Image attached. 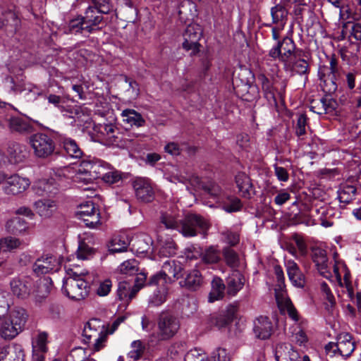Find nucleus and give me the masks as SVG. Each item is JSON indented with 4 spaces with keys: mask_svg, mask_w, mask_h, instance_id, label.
I'll return each instance as SVG.
<instances>
[{
    "mask_svg": "<svg viewBox=\"0 0 361 361\" xmlns=\"http://www.w3.org/2000/svg\"><path fill=\"white\" fill-rule=\"evenodd\" d=\"M235 181L239 192L246 198L254 194V189L250 177L245 173L240 172L235 177Z\"/></svg>",
    "mask_w": 361,
    "mask_h": 361,
    "instance_id": "obj_29",
    "label": "nucleus"
},
{
    "mask_svg": "<svg viewBox=\"0 0 361 361\" xmlns=\"http://www.w3.org/2000/svg\"><path fill=\"white\" fill-rule=\"evenodd\" d=\"M102 14L104 13L99 12L91 5L86 9L82 18L85 20V24L90 25L92 32L96 30V27L102 21Z\"/></svg>",
    "mask_w": 361,
    "mask_h": 361,
    "instance_id": "obj_34",
    "label": "nucleus"
},
{
    "mask_svg": "<svg viewBox=\"0 0 361 361\" xmlns=\"http://www.w3.org/2000/svg\"><path fill=\"white\" fill-rule=\"evenodd\" d=\"M223 255L226 263L232 268H236L239 264L238 255L230 247H224L223 249Z\"/></svg>",
    "mask_w": 361,
    "mask_h": 361,
    "instance_id": "obj_54",
    "label": "nucleus"
},
{
    "mask_svg": "<svg viewBox=\"0 0 361 361\" xmlns=\"http://www.w3.org/2000/svg\"><path fill=\"white\" fill-rule=\"evenodd\" d=\"M7 154V162L11 164L23 162L27 157L26 147L16 142H12L8 145Z\"/></svg>",
    "mask_w": 361,
    "mask_h": 361,
    "instance_id": "obj_24",
    "label": "nucleus"
},
{
    "mask_svg": "<svg viewBox=\"0 0 361 361\" xmlns=\"http://www.w3.org/2000/svg\"><path fill=\"white\" fill-rule=\"evenodd\" d=\"M72 118L71 121V124H75L77 126H84L85 124L90 123L91 121L90 111L82 106H77L74 109V113L71 112V114L68 116Z\"/></svg>",
    "mask_w": 361,
    "mask_h": 361,
    "instance_id": "obj_35",
    "label": "nucleus"
},
{
    "mask_svg": "<svg viewBox=\"0 0 361 361\" xmlns=\"http://www.w3.org/2000/svg\"><path fill=\"white\" fill-rule=\"evenodd\" d=\"M202 282L203 280L200 271L194 269L188 272L185 278L180 281L179 283L182 287L190 290H196L201 287Z\"/></svg>",
    "mask_w": 361,
    "mask_h": 361,
    "instance_id": "obj_31",
    "label": "nucleus"
},
{
    "mask_svg": "<svg viewBox=\"0 0 361 361\" xmlns=\"http://www.w3.org/2000/svg\"><path fill=\"white\" fill-rule=\"evenodd\" d=\"M94 253V250L83 242L80 243L76 252L77 258L82 260L91 259Z\"/></svg>",
    "mask_w": 361,
    "mask_h": 361,
    "instance_id": "obj_57",
    "label": "nucleus"
},
{
    "mask_svg": "<svg viewBox=\"0 0 361 361\" xmlns=\"http://www.w3.org/2000/svg\"><path fill=\"white\" fill-rule=\"evenodd\" d=\"M222 240L230 246L236 245L240 241V235L238 232L226 230L221 233Z\"/></svg>",
    "mask_w": 361,
    "mask_h": 361,
    "instance_id": "obj_58",
    "label": "nucleus"
},
{
    "mask_svg": "<svg viewBox=\"0 0 361 361\" xmlns=\"http://www.w3.org/2000/svg\"><path fill=\"white\" fill-rule=\"evenodd\" d=\"M288 13V11L283 5L276 4L271 8L272 23L284 27L286 23Z\"/></svg>",
    "mask_w": 361,
    "mask_h": 361,
    "instance_id": "obj_40",
    "label": "nucleus"
},
{
    "mask_svg": "<svg viewBox=\"0 0 361 361\" xmlns=\"http://www.w3.org/2000/svg\"><path fill=\"white\" fill-rule=\"evenodd\" d=\"M347 37L351 41H361V23L352 21L345 23L338 39L343 40Z\"/></svg>",
    "mask_w": 361,
    "mask_h": 361,
    "instance_id": "obj_27",
    "label": "nucleus"
},
{
    "mask_svg": "<svg viewBox=\"0 0 361 361\" xmlns=\"http://www.w3.org/2000/svg\"><path fill=\"white\" fill-rule=\"evenodd\" d=\"M228 291L231 295H235L244 285V277L238 271H233L228 279Z\"/></svg>",
    "mask_w": 361,
    "mask_h": 361,
    "instance_id": "obj_42",
    "label": "nucleus"
},
{
    "mask_svg": "<svg viewBox=\"0 0 361 361\" xmlns=\"http://www.w3.org/2000/svg\"><path fill=\"white\" fill-rule=\"evenodd\" d=\"M77 215L79 219L83 221L87 227L94 228L101 224L99 210L91 200L80 205Z\"/></svg>",
    "mask_w": 361,
    "mask_h": 361,
    "instance_id": "obj_9",
    "label": "nucleus"
},
{
    "mask_svg": "<svg viewBox=\"0 0 361 361\" xmlns=\"http://www.w3.org/2000/svg\"><path fill=\"white\" fill-rule=\"evenodd\" d=\"M325 69L326 68H324L323 69L319 68V75L321 81L323 82V85H322L324 91L327 94H332L337 90V85L336 82V78L331 75H328L327 78H326V73H325Z\"/></svg>",
    "mask_w": 361,
    "mask_h": 361,
    "instance_id": "obj_44",
    "label": "nucleus"
},
{
    "mask_svg": "<svg viewBox=\"0 0 361 361\" xmlns=\"http://www.w3.org/2000/svg\"><path fill=\"white\" fill-rule=\"evenodd\" d=\"M133 187L136 197L145 202H149L154 199V192L150 180L145 178H136L133 181Z\"/></svg>",
    "mask_w": 361,
    "mask_h": 361,
    "instance_id": "obj_14",
    "label": "nucleus"
},
{
    "mask_svg": "<svg viewBox=\"0 0 361 361\" xmlns=\"http://www.w3.org/2000/svg\"><path fill=\"white\" fill-rule=\"evenodd\" d=\"M37 213L43 218L51 217L57 209L56 203L51 199H41L34 203Z\"/></svg>",
    "mask_w": 361,
    "mask_h": 361,
    "instance_id": "obj_30",
    "label": "nucleus"
},
{
    "mask_svg": "<svg viewBox=\"0 0 361 361\" xmlns=\"http://www.w3.org/2000/svg\"><path fill=\"white\" fill-rule=\"evenodd\" d=\"M356 188L353 185H346L339 191L338 198L341 202L349 203L350 202L355 196Z\"/></svg>",
    "mask_w": 361,
    "mask_h": 361,
    "instance_id": "obj_55",
    "label": "nucleus"
},
{
    "mask_svg": "<svg viewBox=\"0 0 361 361\" xmlns=\"http://www.w3.org/2000/svg\"><path fill=\"white\" fill-rule=\"evenodd\" d=\"M90 5L99 12L106 14L114 10V6L110 0H89Z\"/></svg>",
    "mask_w": 361,
    "mask_h": 361,
    "instance_id": "obj_56",
    "label": "nucleus"
},
{
    "mask_svg": "<svg viewBox=\"0 0 361 361\" xmlns=\"http://www.w3.org/2000/svg\"><path fill=\"white\" fill-rule=\"evenodd\" d=\"M48 334L45 331H39L32 338V352L47 353L48 350Z\"/></svg>",
    "mask_w": 361,
    "mask_h": 361,
    "instance_id": "obj_41",
    "label": "nucleus"
},
{
    "mask_svg": "<svg viewBox=\"0 0 361 361\" xmlns=\"http://www.w3.org/2000/svg\"><path fill=\"white\" fill-rule=\"evenodd\" d=\"M145 350L146 345L142 341H133L130 344V350L128 353L127 357L133 361H137L143 356Z\"/></svg>",
    "mask_w": 361,
    "mask_h": 361,
    "instance_id": "obj_46",
    "label": "nucleus"
},
{
    "mask_svg": "<svg viewBox=\"0 0 361 361\" xmlns=\"http://www.w3.org/2000/svg\"><path fill=\"white\" fill-rule=\"evenodd\" d=\"M206 195L213 199L218 207L228 213L236 212L240 210L242 203L237 197L229 195L222 192L219 185L212 183L204 188Z\"/></svg>",
    "mask_w": 361,
    "mask_h": 361,
    "instance_id": "obj_4",
    "label": "nucleus"
},
{
    "mask_svg": "<svg viewBox=\"0 0 361 361\" xmlns=\"http://www.w3.org/2000/svg\"><path fill=\"white\" fill-rule=\"evenodd\" d=\"M2 187L4 194L8 196H19L23 194L30 186V180L17 173L7 177Z\"/></svg>",
    "mask_w": 361,
    "mask_h": 361,
    "instance_id": "obj_8",
    "label": "nucleus"
},
{
    "mask_svg": "<svg viewBox=\"0 0 361 361\" xmlns=\"http://www.w3.org/2000/svg\"><path fill=\"white\" fill-rule=\"evenodd\" d=\"M301 51L296 50V46L291 37H286L281 41H278L276 45L269 51V56L274 60L279 59L283 66L293 59Z\"/></svg>",
    "mask_w": 361,
    "mask_h": 361,
    "instance_id": "obj_5",
    "label": "nucleus"
},
{
    "mask_svg": "<svg viewBox=\"0 0 361 361\" xmlns=\"http://www.w3.org/2000/svg\"><path fill=\"white\" fill-rule=\"evenodd\" d=\"M236 312L237 307L229 305L225 310L211 314L209 319V324L219 329L225 328L232 322Z\"/></svg>",
    "mask_w": 361,
    "mask_h": 361,
    "instance_id": "obj_16",
    "label": "nucleus"
},
{
    "mask_svg": "<svg viewBox=\"0 0 361 361\" xmlns=\"http://www.w3.org/2000/svg\"><path fill=\"white\" fill-rule=\"evenodd\" d=\"M171 181H173V182L178 181V182H180L182 183H186L187 182H190L192 185H199L200 183V180L199 177L195 175H193V174H192V175L187 174L185 176H183V175L173 176L171 177Z\"/></svg>",
    "mask_w": 361,
    "mask_h": 361,
    "instance_id": "obj_62",
    "label": "nucleus"
},
{
    "mask_svg": "<svg viewBox=\"0 0 361 361\" xmlns=\"http://www.w3.org/2000/svg\"><path fill=\"white\" fill-rule=\"evenodd\" d=\"M167 291L166 289L154 291L149 299V303L154 306H159L163 304L166 300Z\"/></svg>",
    "mask_w": 361,
    "mask_h": 361,
    "instance_id": "obj_63",
    "label": "nucleus"
},
{
    "mask_svg": "<svg viewBox=\"0 0 361 361\" xmlns=\"http://www.w3.org/2000/svg\"><path fill=\"white\" fill-rule=\"evenodd\" d=\"M83 336L86 338V343H93L94 350L99 351L104 345L107 334L104 329V326L100 324V321L94 319L85 326Z\"/></svg>",
    "mask_w": 361,
    "mask_h": 361,
    "instance_id": "obj_6",
    "label": "nucleus"
},
{
    "mask_svg": "<svg viewBox=\"0 0 361 361\" xmlns=\"http://www.w3.org/2000/svg\"><path fill=\"white\" fill-rule=\"evenodd\" d=\"M230 354L224 348H217L212 353L209 361H230Z\"/></svg>",
    "mask_w": 361,
    "mask_h": 361,
    "instance_id": "obj_60",
    "label": "nucleus"
},
{
    "mask_svg": "<svg viewBox=\"0 0 361 361\" xmlns=\"http://www.w3.org/2000/svg\"><path fill=\"white\" fill-rule=\"evenodd\" d=\"M83 166L85 167L83 169L89 171V173L94 180L97 178L102 179L106 171L109 169V164L102 160L94 161H84Z\"/></svg>",
    "mask_w": 361,
    "mask_h": 361,
    "instance_id": "obj_28",
    "label": "nucleus"
},
{
    "mask_svg": "<svg viewBox=\"0 0 361 361\" xmlns=\"http://www.w3.org/2000/svg\"><path fill=\"white\" fill-rule=\"evenodd\" d=\"M312 257L319 274L329 280H331L333 274L328 262L326 251L322 248H314L312 250Z\"/></svg>",
    "mask_w": 361,
    "mask_h": 361,
    "instance_id": "obj_17",
    "label": "nucleus"
},
{
    "mask_svg": "<svg viewBox=\"0 0 361 361\" xmlns=\"http://www.w3.org/2000/svg\"><path fill=\"white\" fill-rule=\"evenodd\" d=\"M123 121L130 126L142 127L145 124V120L142 115L134 109H127L122 111Z\"/></svg>",
    "mask_w": 361,
    "mask_h": 361,
    "instance_id": "obj_36",
    "label": "nucleus"
},
{
    "mask_svg": "<svg viewBox=\"0 0 361 361\" xmlns=\"http://www.w3.org/2000/svg\"><path fill=\"white\" fill-rule=\"evenodd\" d=\"M118 269L122 274L133 276L138 271V262L135 259H128L121 263Z\"/></svg>",
    "mask_w": 361,
    "mask_h": 361,
    "instance_id": "obj_49",
    "label": "nucleus"
},
{
    "mask_svg": "<svg viewBox=\"0 0 361 361\" xmlns=\"http://www.w3.org/2000/svg\"><path fill=\"white\" fill-rule=\"evenodd\" d=\"M61 264V259L56 255L46 254L39 257L33 264V271L37 275L47 274L57 271Z\"/></svg>",
    "mask_w": 361,
    "mask_h": 361,
    "instance_id": "obj_10",
    "label": "nucleus"
},
{
    "mask_svg": "<svg viewBox=\"0 0 361 361\" xmlns=\"http://www.w3.org/2000/svg\"><path fill=\"white\" fill-rule=\"evenodd\" d=\"M288 278L293 286L302 288L305 285V276L300 270L298 264L291 259L285 262Z\"/></svg>",
    "mask_w": 361,
    "mask_h": 361,
    "instance_id": "obj_26",
    "label": "nucleus"
},
{
    "mask_svg": "<svg viewBox=\"0 0 361 361\" xmlns=\"http://www.w3.org/2000/svg\"><path fill=\"white\" fill-rule=\"evenodd\" d=\"M1 244L3 253L17 249L20 247L21 242L17 238L8 236L6 238H1Z\"/></svg>",
    "mask_w": 361,
    "mask_h": 361,
    "instance_id": "obj_52",
    "label": "nucleus"
},
{
    "mask_svg": "<svg viewBox=\"0 0 361 361\" xmlns=\"http://www.w3.org/2000/svg\"><path fill=\"white\" fill-rule=\"evenodd\" d=\"M128 242L122 236H116L111 240L109 250L111 252H122L127 250Z\"/></svg>",
    "mask_w": 361,
    "mask_h": 361,
    "instance_id": "obj_51",
    "label": "nucleus"
},
{
    "mask_svg": "<svg viewBox=\"0 0 361 361\" xmlns=\"http://www.w3.org/2000/svg\"><path fill=\"white\" fill-rule=\"evenodd\" d=\"M32 191L38 196H51L58 192V185L55 180L51 179H40L34 183Z\"/></svg>",
    "mask_w": 361,
    "mask_h": 361,
    "instance_id": "obj_22",
    "label": "nucleus"
},
{
    "mask_svg": "<svg viewBox=\"0 0 361 361\" xmlns=\"http://www.w3.org/2000/svg\"><path fill=\"white\" fill-rule=\"evenodd\" d=\"M9 129L13 132L25 133L28 132L31 126L27 118L21 115L11 116L8 118Z\"/></svg>",
    "mask_w": 361,
    "mask_h": 361,
    "instance_id": "obj_32",
    "label": "nucleus"
},
{
    "mask_svg": "<svg viewBox=\"0 0 361 361\" xmlns=\"http://www.w3.org/2000/svg\"><path fill=\"white\" fill-rule=\"evenodd\" d=\"M6 229L13 235H22L27 233L32 228L28 222L20 216H14L6 223Z\"/></svg>",
    "mask_w": 361,
    "mask_h": 361,
    "instance_id": "obj_25",
    "label": "nucleus"
},
{
    "mask_svg": "<svg viewBox=\"0 0 361 361\" xmlns=\"http://www.w3.org/2000/svg\"><path fill=\"white\" fill-rule=\"evenodd\" d=\"M20 23V20L14 11L12 9L1 10L0 29L3 27H11L16 30Z\"/></svg>",
    "mask_w": 361,
    "mask_h": 361,
    "instance_id": "obj_33",
    "label": "nucleus"
},
{
    "mask_svg": "<svg viewBox=\"0 0 361 361\" xmlns=\"http://www.w3.org/2000/svg\"><path fill=\"white\" fill-rule=\"evenodd\" d=\"M61 144L66 153L70 157L80 159L82 157L83 152L75 140L71 137H64Z\"/></svg>",
    "mask_w": 361,
    "mask_h": 361,
    "instance_id": "obj_37",
    "label": "nucleus"
},
{
    "mask_svg": "<svg viewBox=\"0 0 361 361\" xmlns=\"http://www.w3.org/2000/svg\"><path fill=\"white\" fill-rule=\"evenodd\" d=\"M283 345L276 347V359L277 361H300L299 353L293 350L291 346L285 347Z\"/></svg>",
    "mask_w": 361,
    "mask_h": 361,
    "instance_id": "obj_39",
    "label": "nucleus"
},
{
    "mask_svg": "<svg viewBox=\"0 0 361 361\" xmlns=\"http://www.w3.org/2000/svg\"><path fill=\"white\" fill-rule=\"evenodd\" d=\"M285 72L289 73L290 75L295 74L300 75V76H305L307 79V75L309 73V64L307 61L301 58L300 53L297 56L285 65L283 66Z\"/></svg>",
    "mask_w": 361,
    "mask_h": 361,
    "instance_id": "obj_21",
    "label": "nucleus"
},
{
    "mask_svg": "<svg viewBox=\"0 0 361 361\" xmlns=\"http://www.w3.org/2000/svg\"><path fill=\"white\" fill-rule=\"evenodd\" d=\"M252 331L255 337L260 340L269 338L273 331V325L269 319L259 316L253 321Z\"/></svg>",
    "mask_w": 361,
    "mask_h": 361,
    "instance_id": "obj_19",
    "label": "nucleus"
},
{
    "mask_svg": "<svg viewBox=\"0 0 361 361\" xmlns=\"http://www.w3.org/2000/svg\"><path fill=\"white\" fill-rule=\"evenodd\" d=\"M333 271L336 276L337 283L341 286H345L349 290V288L350 286V274L345 262L335 258Z\"/></svg>",
    "mask_w": 361,
    "mask_h": 361,
    "instance_id": "obj_23",
    "label": "nucleus"
},
{
    "mask_svg": "<svg viewBox=\"0 0 361 361\" xmlns=\"http://www.w3.org/2000/svg\"><path fill=\"white\" fill-rule=\"evenodd\" d=\"M181 270L180 265H176L174 261L167 260L163 266L160 273L154 275L150 279V284L161 285L171 281V278H178Z\"/></svg>",
    "mask_w": 361,
    "mask_h": 361,
    "instance_id": "obj_12",
    "label": "nucleus"
},
{
    "mask_svg": "<svg viewBox=\"0 0 361 361\" xmlns=\"http://www.w3.org/2000/svg\"><path fill=\"white\" fill-rule=\"evenodd\" d=\"M158 326L161 338L168 339L176 334L180 325L178 320L175 317L162 314L159 317Z\"/></svg>",
    "mask_w": 361,
    "mask_h": 361,
    "instance_id": "obj_13",
    "label": "nucleus"
},
{
    "mask_svg": "<svg viewBox=\"0 0 361 361\" xmlns=\"http://www.w3.org/2000/svg\"><path fill=\"white\" fill-rule=\"evenodd\" d=\"M337 345L339 348V356L343 359H348L356 348V343L351 334L347 332L340 333L336 338Z\"/></svg>",
    "mask_w": 361,
    "mask_h": 361,
    "instance_id": "obj_18",
    "label": "nucleus"
},
{
    "mask_svg": "<svg viewBox=\"0 0 361 361\" xmlns=\"http://www.w3.org/2000/svg\"><path fill=\"white\" fill-rule=\"evenodd\" d=\"M159 241L161 247L159 250V254L161 257H169L176 254V246L171 239H167L165 242L159 239Z\"/></svg>",
    "mask_w": 361,
    "mask_h": 361,
    "instance_id": "obj_50",
    "label": "nucleus"
},
{
    "mask_svg": "<svg viewBox=\"0 0 361 361\" xmlns=\"http://www.w3.org/2000/svg\"><path fill=\"white\" fill-rule=\"evenodd\" d=\"M275 297L281 311L286 312L294 322H298L300 320L299 314L290 299L288 297L286 290L281 286L279 289L275 290Z\"/></svg>",
    "mask_w": 361,
    "mask_h": 361,
    "instance_id": "obj_15",
    "label": "nucleus"
},
{
    "mask_svg": "<svg viewBox=\"0 0 361 361\" xmlns=\"http://www.w3.org/2000/svg\"><path fill=\"white\" fill-rule=\"evenodd\" d=\"M84 272L78 273L68 269L63 281L62 291L70 299L81 300L89 295L90 286L84 279Z\"/></svg>",
    "mask_w": 361,
    "mask_h": 361,
    "instance_id": "obj_2",
    "label": "nucleus"
},
{
    "mask_svg": "<svg viewBox=\"0 0 361 361\" xmlns=\"http://www.w3.org/2000/svg\"><path fill=\"white\" fill-rule=\"evenodd\" d=\"M206 354L201 350L195 348L189 350L184 357V361H207Z\"/></svg>",
    "mask_w": 361,
    "mask_h": 361,
    "instance_id": "obj_59",
    "label": "nucleus"
},
{
    "mask_svg": "<svg viewBox=\"0 0 361 361\" xmlns=\"http://www.w3.org/2000/svg\"><path fill=\"white\" fill-rule=\"evenodd\" d=\"M121 174L118 171L109 167V169L106 171L102 180L106 183L114 184L121 180Z\"/></svg>",
    "mask_w": 361,
    "mask_h": 361,
    "instance_id": "obj_61",
    "label": "nucleus"
},
{
    "mask_svg": "<svg viewBox=\"0 0 361 361\" xmlns=\"http://www.w3.org/2000/svg\"><path fill=\"white\" fill-rule=\"evenodd\" d=\"M68 27L71 32H80L85 36L92 32L90 25L85 24V20L82 16H78L71 20L69 22Z\"/></svg>",
    "mask_w": 361,
    "mask_h": 361,
    "instance_id": "obj_43",
    "label": "nucleus"
},
{
    "mask_svg": "<svg viewBox=\"0 0 361 361\" xmlns=\"http://www.w3.org/2000/svg\"><path fill=\"white\" fill-rule=\"evenodd\" d=\"M86 350L82 348H75L71 350L70 357L73 361H89Z\"/></svg>",
    "mask_w": 361,
    "mask_h": 361,
    "instance_id": "obj_64",
    "label": "nucleus"
},
{
    "mask_svg": "<svg viewBox=\"0 0 361 361\" xmlns=\"http://www.w3.org/2000/svg\"><path fill=\"white\" fill-rule=\"evenodd\" d=\"M7 355L6 361H23L24 352L20 345L8 346Z\"/></svg>",
    "mask_w": 361,
    "mask_h": 361,
    "instance_id": "obj_53",
    "label": "nucleus"
},
{
    "mask_svg": "<svg viewBox=\"0 0 361 361\" xmlns=\"http://www.w3.org/2000/svg\"><path fill=\"white\" fill-rule=\"evenodd\" d=\"M27 319L26 311L21 307L11 310L0 323V336L4 340H12L23 331Z\"/></svg>",
    "mask_w": 361,
    "mask_h": 361,
    "instance_id": "obj_3",
    "label": "nucleus"
},
{
    "mask_svg": "<svg viewBox=\"0 0 361 361\" xmlns=\"http://www.w3.org/2000/svg\"><path fill=\"white\" fill-rule=\"evenodd\" d=\"M201 27L197 24H190L183 34L184 42L183 47L187 51H190L191 54H195L200 50L199 40L202 37Z\"/></svg>",
    "mask_w": 361,
    "mask_h": 361,
    "instance_id": "obj_11",
    "label": "nucleus"
},
{
    "mask_svg": "<svg viewBox=\"0 0 361 361\" xmlns=\"http://www.w3.org/2000/svg\"><path fill=\"white\" fill-rule=\"evenodd\" d=\"M83 161L80 164L78 169L73 176V181L78 184H89L92 183L94 179L89 173V171L84 170Z\"/></svg>",
    "mask_w": 361,
    "mask_h": 361,
    "instance_id": "obj_48",
    "label": "nucleus"
},
{
    "mask_svg": "<svg viewBox=\"0 0 361 361\" xmlns=\"http://www.w3.org/2000/svg\"><path fill=\"white\" fill-rule=\"evenodd\" d=\"M161 222L167 229H176L185 237H192L200 231L208 229L207 222L202 216L197 214H189L178 222L174 214L166 212L162 214Z\"/></svg>",
    "mask_w": 361,
    "mask_h": 361,
    "instance_id": "obj_1",
    "label": "nucleus"
},
{
    "mask_svg": "<svg viewBox=\"0 0 361 361\" xmlns=\"http://www.w3.org/2000/svg\"><path fill=\"white\" fill-rule=\"evenodd\" d=\"M12 293L18 298H25L32 291L33 283L30 278H13L10 282Z\"/></svg>",
    "mask_w": 361,
    "mask_h": 361,
    "instance_id": "obj_20",
    "label": "nucleus"
},
{
    "mask_svg": "<svg viewBox=\"0 0 361 361\" xmlns=\"http://www.w3.org/2000/svg\"><path fill=\"white\" fill-rule=\"evenodd\" d=\"M212 290L209 295V302H213L223 298L225 286L219 278H214L212 282Z\"/></svg>",
    "mask_w": 361,
    "mask_h": 361,
    "instance_id": "obj_45",
    "label": "nucleus"
},
{
    "mask_svg": "<svg viewBox=\"0 0 361 361\" xmlns=\"http://www.w3.org/2000/svg\"><path fill=\"white\" fill-rule=\"evenodd\" d=\"M138 291V288H134L129 282L123 281L118 283L117 295L121 300L128 302L134 298Z\"/></svg>",
    "mask_w": 361,
    "mask_h": 361,
    "instance_id": "obj_38",
    "label": "nucleus"
},
{
    "mask_svg": "<svg viewBox=\"0 0 361 361\" xmlns=\"http://www.w3.org/2000/svg\"><path fill=\"white\" fill-rule=\"evenodd\" d=\"M201 256L202 260L206 264H216L221 259L220 251L214 246L207 248Z\"/></svg>",
    "mask_w": 361,
    "mask_h": 361,
    "instance_id": "obj_47",
    "label": "nucleus"
},
{
    "mask_svg": "<svg viewBox=\"0 0 361 361\" xmlns=\"http://www.w3.org/2000/svg\"><path fill=\"white\" fill-rule=\"evenodd\" d=\"M30 143L35 155L38 158H47L55 149L54 140L44 133H36L30 138Z\"/></svg>",
    "mask_w": 361,
    "mask_h": 361,
    "instance_id": "obj_7",
    "label": "nucleus"
}]
</instances>
